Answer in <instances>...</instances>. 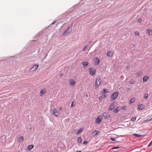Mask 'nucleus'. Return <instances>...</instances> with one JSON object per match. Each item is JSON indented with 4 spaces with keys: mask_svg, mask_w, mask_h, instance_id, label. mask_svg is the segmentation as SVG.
<instances>
[{
    "mask_svg": "<svg viewBox=\"0 0 152 152\" xmlns=\"http://www.w3.org/2000/svg\"><path fill=\"white\" fill-rule=\"evenodd\" d=\"M101 80L100 78H98L96 79L95 83V86L96 87V89H97L99 86L101 84Z\"/></svg>",
    "mask_w": 152,
    "mask_h": 152,
    "instance_id": "f257e3e1",
    "label": "nucleus"
},
{
    "mask_svg": "<svg viewBox=\"0 0 152 152\" xmlns=\"http://www.w3.org/2000/svg\"><path fill=\"white\" fill-rule=\"evenodd\" d=\"M96 69L93 68H90L89 69V73L92 76L94 75L96 73Z\"/></svg>",
    "mask_w": 152,
    "mask_h": 152,
    "instance_id": "f03ea898",
    "label": "nucleus"
},
{
    "mask_svg": "<svg viewBox=\"0 0 152 152\" xmlns=\"http://www.w3.org/2000/svg\"><path fill=\"white\" fill-rule=\"evenodd\" d=\"M119 93L117 92L114 93L111 96V99L112 101L114 100L117 97Z\"/></svg>",
    "mask_w": 152,
    "mask_h": 152,
    "instance_id": "7ed1b4c3",
    "label": "nucleus"
},
{
    "mask_svg": "<svg viewBox=\"0 0 152 152\" xmlns=\"http://www.w3.org/2000/svg\"><path fill=\"white\" fill-rule=\"evenodd\" d=\"M38 67V65L37 64H34L33 67L29 69L30 72H32L36 70Z\"/></svg>",
    "mask_w": 152,
    "mask_h": 152,
    "instance_id": "20e7f679",
    "label": "nucleus"
},
{
    "mask_svg": "<svg viewBox=\"0 0 152 152\" xmlns=\"http://www.w3.org/2000/svg\"><path fill=\"white\" fill-rule=\"evenodd\" d=\"M102 116L101 115H99L96 118L95 120V122L97 124H99L102 121Z\"/></svg>",
    "mask_w": 152,
    "mask_h": 152,
    "instance_id": "39448f33",
    "label": "nucleus"
},
{
    "mask_svg": "<svg viewBox=\"0 0 152 152\" xmlns=\"http://www.w3.org/2000/svg\"><path fill=\"white\" fill-rule=\"evenodd\" d=\"M115 106L116 103L115 102H113L111 104L110 107L109 108V111L111 110L114 108Z\"/></svg>",
    "mask_w": 152,
    "mask_h": 152,
    "instance_id": "423d86ee",
    "label": "nucleus"
},
{
    "mask_svg": "<svg viewBox=\"0 0 152 152\" xmlns=\"http://www.w3.org/2000/svg\"><path fill=\"white\" fill-rule=\"evenodd\" d=\"M69 81L70 85L72 87L73 86L75 83V80L73 79H70L69 80Z\"/></svg>",
    "mask_w": 152,
    "mask_h": 152,
    "instance_id": "0eeeda50",
    "label": "nucleus"
},
{
    "mask_svg": "<svg viewBox=\"0 0 152 152\" xmlns=\"http://www.w3.org/2000/svg\"><path fill=\"white\" fill-rule=\"evenodd\" d=\"M53 111V114L56 117H58L59 115L58 113L56 111V110L55 109L52 110Z\"/></svg>",
    "mask_w": 152,
    "mask_h": 152,
    "instance_id": "6e6552de",
    "label": "nucleus"
},
{
    "mask_svg": "<svg viewBox=\"0 0 152 152\" xmlns=\"http://www.w3.org/2000/svg\"><path fill=\"white\" fill-rule=\"evenodd\" d=\"M72 27V25H71L70 26H69L68 28L67 29H66V30L65 31H64V32L63 33V35H66L67 34L69 33L70 32V31H69V28H71Z\"/></svg>",
    "mask_w": 152,
    "mask_h": 152,
    "instance_id": "1a4fd4ad",
    "label": "nucleus"
},
{
    "mask_svg": "<svg viewBox=\"0 0 152 152\" xmlns=\"http://www.w3.org/2000/svg\"><path fill=\"white\" fill-rule=\"evenodd\" d=\"M102 115L105 118H108L110 116V115L108 113H103L102 114Z\"/></svg>",
    "mask_w": 152,
    "mask_h": 152,
    "instance_id": "9d476101",
    "label": "nucleus"
},
{
    "mask_svg": "<svg viewBox=\"0 0 152 152\" xmlns=\"http://www.w3.org/2000/svg\"><path fill=\"white\" fill-rule=\"evenodd\" d=\"M146 33L149 35H152V30L150 29H148L146 30Z\"/></svg>",
    "mask_w": 152,
    "mask_h": 152,
    "instance_id": "9b49d317",
    "label": "nucleus"
},
{
    "mask_svg": "<svg viewBox=\"0 0 152 152\" xmlns=\"http://www.w3.org/2000/svg\"><path fill=\"white\" fill-rule=\"evenodd\" d=\"M114 54V53L111 51H108L107 54V56L110 57H112Z\"/></svg>",
    "mask_w": 152,
    "mask_h": 152,
    "instance_id": "f8f14e48",
    "label": "nucleus"
},
{
    "mask_svg": "<svg viewBox=\"0 0 152 152\" xmlns=\"http://www.w3.org/2000/svg\"><path fill=\"white\" fill-rule=\"evenodd\" d=\"M149 78V77L148 76H145L143 78V82H145L147 81Z\"/></svg>",
    "mask_w": 152,
    "mask_h": 152,
    "instance_id": "ddd939ff",
    "label": "nucleus"
},
{
    "mask_svg": "<svg viewBox=\"0 0 152 152\" xmlns=\"http://www.w3.org/2000/svg\"><path fill=\"white\" fill-rule=\"evenodd\" d=\"M95 64L98 65L99 63L100 60L98 58L96 57L95 58Z\"/></svg>",
    "mask_w": 152,
    "mask_h": 152,
    "instance_id": "4468645a",
    "label": "nucleus"
},
{
    "mask_svg": "<svg viewBox=\"0 0 152 152\" xmlns=\"http://www.w3.org/2000/svg\"><path fill=\"white\" fill-rule=\"evenodd\" d=\"M46 92V89L45 88L43 89L40 91V96H42Z\"/></svg>",
    "mask_w": 152,
    "mask_h": 152,
    "instance_id": "2eb2a0df",
    "label": "nucleus"
},
{
    "mask_svg": "<svg viewBox=\"0 0 152 152\" xmlns=\"http://www.w3.org/2000/svg\"><path fill=\"white\" fill-rule=\"evenodd\" d=\"M82 64L83 66V67L85 68L88 64V62H82Z\"/></svg>",
    "mask_w": 152,
    "mask_h": 152,
    "instance_id": "dca6fc26",
    "label": "nucleus"
},
{
    "mask_svg": "<svg viewBox=\"0 0 152 152\" xmlns=\"http://www.w3.org/2000/svg\"><path fill=\"white\" fill-rule=\"evenodd\" d=\"M120 110V109L119 107H118L116 108L113 111L115 113H117Z\"/></svg>",
    "mask_w": 152,
    "mask_h": 152,
    "instance_id": "f3484780",
    "label": "nucleus"
},
{
    "mask_svg": "<svg viewBox=\"0 0 152 152\" xmlns=\"http://www.w3.org/2000/svg\"><path fill=\"white\" fill-rule=\"evenodd\" d=\"M23 136L19 137L18 138L17 140L19 142H20L21 140H23Z\"/></svg>",
    "mask_w": 152,
    "mask_h": 152,
    "instance_id": "a211bd4d",
    "label": "nucleus"
},
{
    "mask_svg": "<svg viewBox=\"0 0 152 152\" xmlns=\"http://www.w3.org/2000/svg\"><path fill=\"white\" fill-rule=\"evenodd\" d=\"M34 148V145H30L28 146V150H30L33 148Z\"/></svg>",
    "mask_w": 152,
    "mask_h": 152,
    "instance_id": "6ab92c4d",
    "label": "nucleus"
},
{
    "mask_svg": "<svg viewBox=\"0 0 152 152\" xmlns=\"http://www.w3.org/2000/svg\"><path fill=\"white\" fill-rule=\"evenodd\" d=\"M99 133V132L98 131H95L93 132H92V135H93L94 136H96Z\"/></svg>",
    "mask_w": 152,
    "mask_h": 152,
    "instance_id": "aec40b11",
    "label": "nucleus"
},
{
    "mask_svg": "<svg viewBox=\"0 0 152 152\" xmlns=\"http://www.w3.org/2000/svg\"><path fill=\"white\" fill-rule=\"evenodd\" d=\"M138 108L140 110H142L143 108V106L142 104H139L138 106Z\"/></svg>",
    "mask_w": 152,
    "mask_h": 152,
    "instance_id": "412c9836",
    "label": "nucleus"
},
{
    "mask_svg": "<svg viewBox=\"0 0 152 152\" xmlns=\"http://www.w3.org/2000/svg\"><path fill=\"white\" fill-rule=\"evenodd\" d=\"M103 92L104 93H107L108 92H109V91L108 89H106V88H104L103 89Z\"/></svg>",
    "mask_w": 152,
    "mask_h": 152,
    "instance_id": "4be33fe9",
    "label": "nucleus"
},
{
    "mask_svg": "<svg viewBox=\"0 0 152 152\" xmlns=\"http://www.w3.org/2000/svg\"><path fill=\"white\" fill-rule=\"evenodd\" d=\"M77 141L79 143H80L82 142V139L81 137H80L78 138Z\"/></svg>",
    "mask_w": 152,
    "mask_h": 152,
    "instance_id": "5701e85b",
    "label": "nucleus"
},
{
    "mask_svg": "<svg viewBox=\"0 0 152 152\" xmlns=\"http://www.w3.org/2000/svg\"><path fill=\"white\" fill-rule=\"evenodd\" d=\"M134 34L135 35L137 36H139L140 34V33L138 31H135L134 32Z\"/></svg>",
    "mask_w": 152,
    "mask_h": 152,
    "instance_id": "b1692460",
    "label": "nucleus"
},
{
    "mask_svg": "<svg viewBox=\"0 0 152 152\" xmlns=\"http://www.w3.org/2000/svg\"><path fill=\"white\" fill-rule=\"evenodd\" d=\"M82 129H80L79 130H78L76 133V134L78 135L79 134H80L81 131H82Z\"/></svg>",
    "mask_w": 152,
    "mask_h": 152,
    "instance_id": "393cba45",
    "label": "nucleus"
},
{
    "mask_svg": "<svg viewBox=\"0 0 152 152\" xmlns=\"http://www.w3.org/2000/svg\"><path fill=\"white\" fill-rule=\"evenodd\" d=\"M136 117H134L133 118H132L131 119V121H134L136 120Z\"/></svg>",
    "mask_w": 152,
    "mask_h": 152,
    "instance_id": "a878e982",
    "label": "nucleus"
},
{
    "mask_svg": "<svg viewBox=\"0 0 152 152\" xmlns=\"http://www.w3.org/2000/svg\"><path fill=\"white\" fill-rule=\"evenodd\" d=\"M87 46H85L83 49V51H86V49L87 48Z\"/></svg>",
    "mask_w": 152,
    "mask_h": 152,
    "instance_id": "bb28decb",
    "label": "nucleus"
},
{
    "mask_svg": "<svg viewBox=\"0 0 152 152\" xmlns=\"http://www.w3.org/2000/svg\"><path fill=\"white\" fill-rule=\"evenodd\" d=\"M141 73L140 72L137 73L136 74V75L137 76H139L140 75H141Z\"/></svg>",
    "mask_w": 152,
    "mask_h": 152,
    "instance_id": "cd10ccee",
    "label": "nucleus"
},
{
    "mask_svg": "<svg viewBox=\"0 0 152 152\" xmlns=\"http://www.w3.org/2000/svg\"><path fill=\"white\" fill-rule=\"evenodd\" d=\"M134 135L136 137H140L141 136V135H138V134H134Z\"/></svg>",
    "mask_w": 152,
    "mask_h": 152,
    "instance_id": "c85d7f7f",
    "label": "nucleus"
},
{
    "mask_svg": "<svg viewBox=\"0 0 152 152\" xmlns=\"http://www.w3.org/2000/svg\"><path fill=\"white\" fill-rule=\"evenodd\" d=\"M135 83V81H134V80H131L130 81V83L131 84H133L134 83Z\"/></svg>",
    "mask_w": 152,
    "mask_h": 152,
    "instance_id": "c756f323",
    "label": "nucleus"
},
{
    "mask_svg": "<svg viewBox=\"0 0 152 152\" xmlns=\"http://www.w3.org/2000/svg\"><path fill=\"white\" fill-rule=\"evenodd\" d=\"M148 94H145L144 96V97H145V99H147L148 98Z\"/></svg>",
    "mask_w": 152,
    "mask_h": 152,
    "instance_id": "7c9ffc66",
    "label": "nucleus"
},
{
    "mask_svg": "<svg viewBox=\"0 0 152 152\" xmlns=\"http://www.w3.org/2000/svg\"><path fill=\"white\" fill-rule=\"evenodd\" d=\"M126 106H124L123 107H121V109L123 110H125L126 109Z\"/></svg>",
    "mask_w": 152,
    "mask_h": 152,
    "instance_id": "2f4dec72",
    "label": "nucleus"
},
{
    "mask_svg": "<svg viewBox=\"0 0 152 152\" xmlns=\"http://www.w3.org/2000/svg\"><path fill=\"white\" fill-rule=\"evenodd\" d=\"M119 148V147L118 146L114 147L112 148V149H116Z\"/></svg>",
    "mask_w": 152,
    "mask_h": 152,
    "instance_id": "473e14b6",
    "label": "nucleus"
},
{
    "mask_svg": "<svg viewBox=\"0 0 152 152\" xmlns=\"http://www.w3.org/2000/svg\"><path fill=\"white\" fill-rule=\"evenodd\" d=\"M110 140L113 141H115V139L113 137H111L110 138Z\"/></svg>",
    "mask_w": 152,
    "mask_h": 152,
    "instance_id": "72a5a7b5",
    "label": "nucleus"
},
{
    "mask_svg": "<svg viewBox=\"0 0 152 152\" xmlns=\"http://www.w3.org/2000/svg\"><path fill=\"white\" fill-rule=\"evenodd\" d=\"M142 21V20L141 19V18H139L138 20V22H139V23H140Z\"/></svg>",
    "mask_w": 152,
    "mask_h": 152,
    "instance_id": "f704fd0d",
    "label": "nucleus"
},
{
    "mask_svg": "<svg viewBox=\"0 0 152 152\" xmlns=\"http://www.w3.org/2000/svg\"><path fill=\"white\" fill-rule=\"evenodd\" d=\"M73 103H74L72 101V102L71 105V107H74L75 106V105H73Z\"/></svg>",
    "mask_w": 152,
    "mask_h": 152,
    "instance_id": "c9c22d12",
    "label": "nucleus"
},
{
    "mask_svg": "<svg viewBox=\"0 0 152 152\" xmlns=\"http://www.w3.org/2000/svg\"><path fill=\"white\" fill-rule=\"evenodd\" d=\"M152 145V141L151 142L149 143V144L148 145V147H150Z\"/></svg>",
    "mask_w": 152,
    "mask_h": 152,
    "instance_id": "e433bc0d",
    "label": "nucleus"
},
{
    "mask_svg": "<svg viewBox=\"0 0 152 152\" xmlns=\"http://www.w3.org/2000/svg\"><path fill=\"white\" fill-rule=\"evenodd\" d=\"M134 102V99H131L130 100V102L131 103H132L133 102Z\"/></svg>",
    "mask_w": 152,
    "mask_h": 152,
    "instance_id": "4c0bfd02",
    "label": "nucleus"
},
{
    "mask_svg": "<svg viewBox=\"0 0 152 152\" xmlns=\"http://www.w3.org/2000/svg\"><path fill=\"white\" fill-rule=\"evenodd\" d=\"M88 143V142L86 141H84L83 142V144L84 145H86Z\"/></svg>",
    "mask_w": 152,
    "mask_h": 152,
    "instance_id": "58836bf2",
    "label": "nucleus"
},
{
    "mask_svg": "<svg viewBox=\"0 0 152 152\" xmlns=\"http://www.w3.org/2000/svg\"><path fill=\"white\" fill-rule=\"evenodd\" d=\"M99 100H102V99L103 97L102 96H100L99 97Z\"/></svg>",
    "mask_w": 152,
    "mask_h": 152,
    "instance_id": "ea45409f",
    "label": "nucleus"
},
{
    "mask_svg": "<svg viewBox=\"0 0 152 152\" xmlns=\"http://www.w3.org/2000/svg\"><path fill=\"white\" fill-rule=\"evenodd\" d=\"M62 108L61 107H60L58 109L59 111H61L62 110Z\"/></svg>",
    "mask_w": 152,
    "mask_h": 152,
    "instance_id": "a19ab883",
    "label": "nucleus"
},
{
    "mask_svg": "<svg viewBox=\"0 0 152 152\" xmlns=\"http://www.w3.org/2000/svg\"><path fill=\"white\" fill-rule=\"evenodd\" d=\"M63 74L61 73L59 74V75L61 77L62 76V75H63Z\"/></svg>",
    "mask_w": 152,
    "mask_h": 152,
    "instance_id": "79ce46f5",
    "label": "nucleus"
},
{
    "mask_svg": "<svg viewBox=\"0 0 152 152\" xmlns=\"http://www.w3.org/2000/svg\"><path fill=\"white\" fill-rule=\"evenodd\" d=\"M81 151H75V152H81Z\"/></svg>",
    "mask_w": 152,
    "mask_h": 152,
    "instance_id": "37998d69",
    "label": "nucleus"
},
{
    "mask_svg": "<svg viewBox=\"0 0 152 152\" xmlns=\"http://www.w3.org/2000/svg\"><path fill=\"white\" fill-rule=\"evenodd\" d=\"M86 97H88V94H86Z\"/></svg>",
    "mask_w": 152,
    "mask_h": 152,
    "instance_id": "c03bdc74",
    "label": "nucleus"
},
{
    "mask_svg": "<svg viewBox=\"0 0 152 152\" xmlns=\"http://www.w3.org/2000/svg\"><path fill=\"white\" fill-rule=\"evenodd\" d=\"M54 23V22H53L52 23V24H53Z\"/></svg>",
    "mask_w": 152,
    "mask_h": 152,
    "instance_id": "a18cd8bd",
    "label": "nucleus"
}]
</instances>
